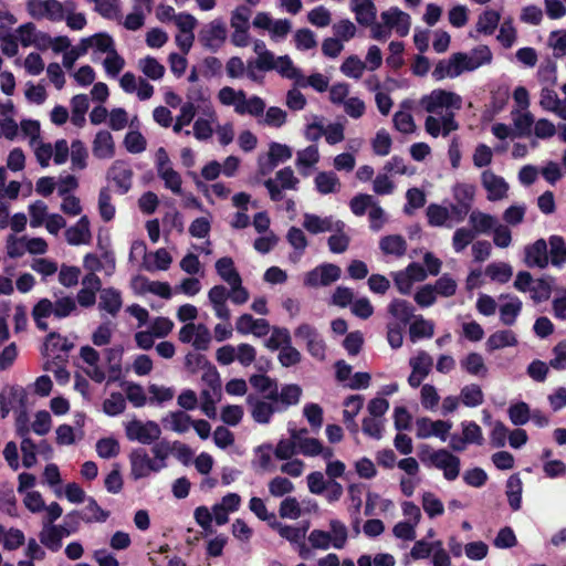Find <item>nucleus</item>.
Segmentation results:
<instances>
[{
    "mask_svg": "<svg viewBox=\"0 0 566 566\" xmlns=\"http://www.w3.org/2000/svg\"><path fill=\"white\" fill-rule=\"evenodd\" d=\"M75 310L76 303L71 296L57 298L54 303L49 298H41L33 306L31 315L35 326L40 331L46 332L49 329V325L44 321L45 318L50 317L52 314L56 318H64L70 316Z\"/></svg>",
    "mask_w": 566,
    "mask_h": 566,
    "instance_id": "f257e3e1",
    "label": "nucleus"
},
{
    "mask_svg": "<svg viewBox=\"0 0 566 566\" xmlns=\"http://www.w3.org/2000/svg\"><path fill=\"white\" fill-rule=\"evenodd\" d=\"M496 219L481 210L473 209L467 212L465 227L462 228V248L475 237L489 233L495 226Z\"/></svg>",
    "mask_w": 566,
    "mask_h": 566,
    "instance_id": "f03ea898",
    "label": "nucleus"
},
{
    "mask_svg": "<svg viewBox=\"0 0 566 566\" xmlns=\"http://www.w3.org/2000/svg\"><path fill=\"white\" fill-rule=\"evenodd\" d=\"M125 433L129 441H138L143 444H151L157 441L161 434L160 427L155 421L142 422L132 420L125 427Z\"/></svg>",
    "mask_w": 566,
    "mask_h": 566,
    "instance_id": "7ed1b4c3",
    "label": "nucleus"
},
{
    "mask_svg": "<svg viewBox=\"0 0 566 566\" xmlns=\"http://www.w3.org/2000/svg\"><path fill=\"white\" fill-rule=\"evenodd\" d=\"M227 40V27L222 19H214L208 24L203 25L198 33V41L200 44L217 52Z\"/></svg>",
    "mask_w": 566,
    "mask_h": 566,
    "instance_id": "20e7f679",
    "label": "nucleus"
},
{
    "mask_svg": "<svg viewBox=\"0 0 566 566\" xmlns=\"http://www.w3.org/2000/svg\"><path fill=\"white\" fill-rule=\"evenodd\" d=\"M130 474L134 480L147 478L151 472H159L166 467L165 462L151 460L143 448L134 449L129 454Z\"/></svg>",
    "mask_w": 566,
    "mask_h": 566,
    "instance_id": "39448f33",
    "label": "nucleus"
},
{
    "mask_svg": "<svg viewBox=\"0 0 566 566\" xmlns=\"http://www.w3.org/2000/svg\"><path fill=\"white\" fill-rule=\"evenodd\" d=\"M27 10L36 20L46 18L51 21H62L64 19V7L57 0H29Z\"/></svg>",
    "mask_w": 566,
    "mask_h": 566,
    "instance_id": "423d86ee",
    "label": "nucleus"
},
{
    "mask_svg": "<svg viewBox=\"0 0 566 566\" xmlns=\"http://www.w3.org/2000/svg\"><path fill=\"white\" fill-rule=\"evenodd\" d=\"M247 405L251 409L252 419L260 424L270 423L274 413H281L275 402L253 394L247 396Z\"/></svg>",
    "mask_w": 566,
    "mask_h": 566,
    "instance_id": "0eeeda50",
    "label": "nucleus"
},
{
    "mask_svg": "<svg viewBox=\"0 0 566 566\" xmlns=\"http://www.w3.org/2000/svg\"><path fill=\"white\" fill-rule=\"evenodd\" d=\"M133 169L130 165L124 160H115L108 168L106 179L113 181L120 195L127 193L133 186Z\"/></svg>",
    "mask_w": 566,
    "mask_h": 566,
    "instance_id": "6e6552de",
    "label": "nucleus"
},
{
    "mask_svg": "<svg viewBox=\"0 0 566 566\" xmlns=\"http://www.w3.org/2000/svg\"><path fill=\"white\" fill-rule=\"evenodd\" d=\"M459 96L455 93L441 88L433 90L430 94L420 99V105L430 114H438L442 108L455 106Z\"/></svg>",
    "mask_w": 566,
    "mask_h": 566,
    "instance_id": "1a4fd4ad",
    "label": "nucleus"
},
{
    "mask_svg": "<svg viewBox=\"0 0 566 566\" xmlns=\"http://www.w3.org/2000/svg\"><path fill=\"white\" fill-rule=\"evenodd\" d=\"M340 268L336 264L325 263L306 273L304 284L307 286H327L340 277Z\"/></svg>",
    "mask_w": 566,
    "mask_h": 566,
    "instance_id": "9d476101",
    "label": "nucleus"
},
{
    "mask_svg": "<svg viewBox=\"0 0 566 566\" xmlns=\"http://www.w3.org/2000/svg\"><path fill=\"white\" fill-rule=\"evenodd\" d=\"M302 388L296 384H286L281 389L279 386L272 394L264 395L266 400L275 402L281 412L286 411L291 406L300 402Z\"/></svg>",
    "mask_w": 566,
    "mask_h": 566,
    "instance_id": "9b49d317",
    "label": "nucleus"
},
{
    "mask_svg": "<svg viewBox=\"0 0 566 566\" xmlns=\"http://www.w3.org/2000/svg\"><path fill=\"white\" fill-rule=\"evenodd\" d=\"M417 437L421 439L431 436L440 438L446 441L447 436L451 429V423L444 420H431L430 418L422 417L416 421Z\"/></svg>",
    "mask_w": 566,
    "mask_h": 566,
    "instance_id": "f8f14e48",
    "label": "nucleus"
},
{
    "mask_svg": "<svg viewBox=\"0 0 566 566\" xmlns=\"http://www.w3.org/2000/svg\"><path fill=\"white\" fill-rule=\"evenodd\" d=\"M482 186L488 192V200L499 201L507 197L509 184L501 176L485 170L481 176Z\"/></svg>",
    "mask_w": 566,
    "mask_h": 566,
    "instance_id": "ddd939ff",
    "label": "nucleus"
},
{
    "mask_svg": "<svg viewBox=\"0 0 566 566\" xmlns=\"http://www.w3.org/2000/svg\"><path fill=\"white\" fill-rule=\"evenodd\" d=\"M500 319L506 326H512L522 311V301L514 295H500Z\"/></svg>",
    "mask_w": 566,
    "mask_h": 566,
    "instance_id": "4468645a",
    "label": "nucleus"
},
{
    "mask_svg": "<svg viewBox=\"0 0 566 566\" xmlns=\"http://www.w3.org/2000/svg\"><path fill=\"white\" fill-rule=\"evenodd\" d=\"M92 233L87 216H82L74 226L65 231V239L71 245L90 243Z\"/></svg>",
    "mask_w": 566,
    "mask_h": 566,
    "instance_id": "2eb2a0df",
    "label": "nucleus"
},
{
    "mask_svg": "<svg viewBox=\"0 0 566 566\" xmlns=\"http://www.w3.org/2000/svg\"><path fill=\"white\" fill-rule=\"evenodd\" d=\"M492 52L486 45H479L467 54H462V71H474L482 65L490 64Z\"/></svg>",
    "mask_w": 566,
    "mask_h": 566,
    "instance_id": "dca6fc26",
    "label": "nucleus"
},
{
    "mask_svg": "<svg viewBox=\"0 0 566 566\" xmlns=\"http://www.w3.org/2000/svg\"><path fill=\"white\" fill-rule=\"evenodd\" d=\"M539 105L543 109L566 120V99H560L554 90L545 87L541 91Z\"/></svg>",
    "mask_w": 566,
    "mask_h": 566,
    "instance_id": "f3484780",
    "label": "nucleus"
},
{
    "mask_svg": "<svg viewBox=\"0 0 566 566\" xmlns=\"http://www.w3.org/2000/svg\"><path fill=\"white\" fill-rule=\"evenodd\" d=\"M71 531L64 526L50 525L39 534L40 542L51 552H57L62 547L63 536H69Z\"/></svg>",
    "mask_w": 566,
    "mask_h": 566,
    "instance_id": "a211bd4d",
    "label": "nucleus"
},
{
    "mask_svg": "<svg viewBox=\"0 0 566 566\" xmlns=\"http://www.w3.org/2000/svg\"><path fill=\"white\" fill-rule=\"evenodd\" d=\"M525 263L533 268L544 269L548 264L547 243L539 239L525 249Z\"/></svg>",
    "mask_w": 566,
    "mask_h": 566,
    "instance_id": "6ab92c4d",
    "label": "nucleus"
},
{
    "mask_svg": "<svg viewBox=\"0 0 566 566\" xmlns=\"http://www.w3.org/2000/svg\"><path fill=\"white\" fill-rule=\"evenodd\" d=\"M27 392L22 387L11 386L9 388V394L6 395L3 390L0 394V410L2 412V417L9 415L10 410L13 408V405L17 402L21 408H24L27 405Z\"/></svg>",
    "mask_w": 566,
    "mask_h": 566,
    "instance_id": "aec40b11",
    "label": "nucleus"
},
{
    "mask_svg": "<svg viewBox=\"0 0 566 566\" xmlns=\"http://www.w3.org/2000/svg\"><path fill=\"white\" fill-rule=\"evenodd\" d=\"M352 10L360 25L369 27L376 20L377 10L373 0H352Z\"/></svg>",
    "mask_w": 566,
    "mask_h": 566,
    "instance_id": "412c9836",
    "label": "nucleus"
},
{
    "mask_svg": "<svg viewBox=\"0 0 566 566\" xmlns=\"http://www.w3.org/2000/svg\"><path fill=\"white\" fill-rule=\"evenodd\" d=\"M388 313L398 321V324L406 326L413 317L415 307L406 300L394 298L388 305Z\"/></svg>",
    "mask_w": 566,
    "mask_h": 566,
    "instance_id": "4be33fe9",
    "label": "nucleus"
},
{
    "mask_svg": "<svg viewBox=\"0 0 566 566\" xmlns=\"http://www.w3.org/2000/svg\"><path fill=\"white\" fill-rule=\"evenodd\" d=\"M265 103L259 96H252L249 99L245 97L244 91H239V103L235 104V112L238 114H250L252 116H261L264 112Z\"/></svg>",
    "mask_w": 566,
    "mask_h": 566,
    "instance_id": "5701e85b",
    "label": "nucleus"
},
{
    "mask_svg": "<svg viewBox=\"0 0 566 566\" xmlns=\"http://www.w3.org/2000/svg\"><path fill=\"white\" fill-rule=\"evenodd\" d=\"M122 305V294L118 290L114 287H107L101 291L98 303L101 310H104L111 315L115 316L120 311Z\"/></svg>",
    "mask_w": 566,
    "mask_h": 566,
    "instance_id": "b1692460",
    "label": "nucleus"
},
{
    "mask_svg": "<svg viewBox=\"0 0 566 566\" xmlns=\"http://www.w3.org/2000/svg\"><path fill=\"white\" fill-rule=\"evenodd\" d=\"M460 75V52H454L449 62L440 61L433 72L432 76L439 81L446 76L457 77Z\"/></svg>",
    "mask_w": 566,
    "mask_h": 566,
    "instance_id": "393cba45",
    "label": "nucleus"
},
{
    "mask_svg": "<svg viewBox=\"0 0 566 566\" xmlns=\"http://www.w3.org/2000/svg\"><path fill=\"white\" fill-rule=\"evenodd\" d=\"M93 153L98 158H111L114 155V142L112 134L99 130L93 142Z\"/></svg>",
    "mask_w": 566,
    "mask_h": 566,
    "instance_id": "a878e982",
    "label": "nucleus"
},
{
    "mask_svg": "<svg viewBox=\"0 0 566 566\" xmlns=\"http://www.w3.org/2000/svg\"><path fill=\"white\" fill-rule=\"evenodd\" d=\"M379 247L385 254L396 256H402L407 251L406 240L400 234H390L381 238Z\"/></svg>",
    "mask_w": 566,
    "mask_h": 566,
    "instance_id": "bb28decb",
    "label": "nucleus"
},
{
    "mask_svg": "<svg viewBox=\"0 0 566 566\" xmlns=\"http://www.w3.org/2000/svg\"><path fill=\"white\" fill-rule=\"evenodd\" d=\"M517 338L512 331L504 329L491 334L486 340V348L490 352L497 350L504 347L515 346Z\"/></svg>",
    "mask_w": 566,
    "mask_h": 566,
    "instance_id": "cd10ccee",
    "label": "nucleus"
},
{
    "mask_svg": "<svg viewBox=\"0 0 566 566\" xmlns=\"http://www.w3.org/2000/svg\"><path fill=\"white\" fill-rule=\"evenodd\" d=\"M216 270L219 276L229 285L232 283L239 284L241 282V276L234 268V262L230 256L220 258L216 262Z\"/></svg>",
    "mask_w": 566,
    "mask_h": 566,
    "instance_id": "c85d7f7f",
    "label": "nucleus"
},
{
    "mask_svg": "<svg viewBox=\"0 0 566 566\" xmlns=\"http://www.w3.org/2000/svg\"><path fill=\"white\" fill-rule=\"evenodd\" d=\"M303 227L313 234L333 231L335 228L331 217L321 218L312 213H305Z\"/></svg>",
    "mask_w": 566,
    "mask_h": 566,
    "instance_id": "c756f323",
    "label": "nucleus"
},
{
    "mask_svg": "<svg viewBox=\"0 0 566 566\" xmlns=\"http://www.w3.org/2000/svg\"><path fill=\"white\" fill-rule=\"evenodd\" d=\"M463 366L470 375L476 378H485L488 376L489 368L483 356L479 353H470L463 360Z\"/></svg>",
    "mask_w": 566,
    "mask_h": 566,
    "instance_id": "7c9ffc66",
    "label": "nucleus"
},
{
    "mask_svg": "<svg viewBox=\"0 0 566 566\" xmlns=\"http://www.w3.org/2000/svg\"><path fill=\"white\" fill-rule=\"evenodd\" d=\"M72 117L71 120L75 126H83L85 123V114L88 109V97L85 94H77L71 99Z\"/></svg>",
    "mask_w": 566,
    "mask_h": 566,
    "instance_id": "2f4dec72",
    "label": "nucleus"
},
{
    "mask_svg": "<svg viewBox=\"0 0 566 566\" xmlns=\"http://www.w3.org/2000/svg\"><path fill=\"white\" fill-rule=\"evenodd\" d=\"M522 481L517 474L511 475L506 481V495L509 504L512 510L517 511L521 509L522 503Z\"/></svg>",
    "mask_w": 566,
    "mask_h": 566,
    "instance_id": "473e14b6",
    "label": "nucleus"
},
{
    "mask_svg": "<svg viewBox=\"0 0 566 566\" xmlns=\"http://www.w3.org/2000/svg\"><path fill=\"white\" fill-rule=\"evenodd\" d=\"M345 224L343 221H337L335 223L334 230L338 231V234H333L328 238L327 244L329 248V251L333 253H344L349 245L350 239L347 234L343 233Z\"/></svg>",
    "mask_w": 566,
    "mask_h": 566,
    "instance_id": "72a5a7b5",
    "label": "nucleus"
},
{
    "mask_svg": "<svg viewBox=\"0 0 566 566\" xmlns=\"http://www.w3.org/2000/svg\"><path fill=\"white\" fill-rule=\"evenodd\" d=\"M500 22V13L495 10H485L479 15L476 31L486 35L492 34Z\"/></svg>",
    "mask_w": 566,
    "mask_h": 566,
    "instance_id": "f704fd0d",
    "label": "nucleus"
},
{
    "mask_svg": "<svg viewBox=\"0 0 566 566\" xmlns=\"http://www.w3.org/2000/svg\"><path fill=\"white\" fill-rule=\"evenodd\" d=\"M98 211L103 221L109 222L114 219L116 209L112 203V196L108 187H103L98 193Z\"/></svg>",
    "mask_w": 566,
    "mask_h": 566,
    "instance_id": "c9c22d12",
    "label": "nucleus"
},
{
    "mask_svg": "<svg viewBox=\"0 0 566 566\" xmlns=\"http://www.w3.org/2000/svg\"><path fill=\"white\" fill-rule=\"evenodd\" d=\"M485 273L492 281L506 283L513 275V269L509 263L494 262L486 266Z\"/></svg>",
    "mask_w": 566,
    "mask_h": 566,
    "instance_id": "e433bc0d",
    "label": "nucleus"
},
{
    "mask_svg": "<svg viewBox=\"0 0 566 566\" xmlns=\"http://www.w3.org/2000/svg\"><path fill=\"white\" fill-rule=\"evenodd\" d=\"M514 127L518 130L520 135H530L531 128L534 125V116L528 109H513L511 112Z\"/></svg>",
    "mask_w": 566,
    "mask_h": 566,
    "instance_id": "4c0bfd02",
    "label": "nucleus"
},
{
    "mask_svg": "<svg viewBox=\"0 0 566 566\" xmlns=\"http://www.w3.org/2000/svg\"><path fill=\"white\" fill-rule=\"evenodd\" d=\"M250 385L262 395L264 398V395L272 394L277 387V379L272 378L264 374H254L251 375L249 378Z\"/></svg>",
    "mask_w": 566,
    "mask_h": 566,
    "instance_id": "58836bf2",
    "label": "nucleus"
},
{
    "mask_svg": "<svg viewBox=\"0 0 566 566\" xmlns=\"http://www.w3.org/2000/svg\"><path fill=\"white\" fill-rule=\"evenodd\" d=\"M271 331V336L265 340V346L270 350H277L292 343L290 331L286 327L273 326Z\"/></svg>",
    "mask_w": 566,
    "mask_h": 566,
    "instance_id": "ea45409f",
    "label": "nucleus"
},
{
    "mask_svg": "<svg viewBox=\"0 0 566 566\" xmlns=\"http://www.w3.org/2000/svg\"><path fill=\"white\" fill-rule=\"evenodd\" d=\"M549 255L552 264L555 266H562L566 263V242L559 235H553L549 238Z\"/></svg>",
    "mask_w": 566,
    "mask_h": 566,
    "instance_id": "a19ab883",
    "label": "nucleus"
},
{
    "mask_svg": "<svg viewBox=\"0 0 566 566\" xmlns=\"http://www.w3.org/2000/svg\"><path fill=\"white\" fill-rule=\"evenodd\" d=\"M123 347H112L105 350L106 360L109 365L108 371H116V376H108V382H114L119 379L122 373V357H123Z\"/></svg>",
    "mask_w": 566,
    "mask_h": 566,
    "instance_id": "79ce46f5",
    "label": "nucleus"
},
{
    "mask_svg": "<svg viewBox=\"0 0 566 566\" xmlns=\"http://www.w3.org/2000/svg\"><path fill=\"white\" fill-rule=\"evenodd\" d=\"M315 185L321 193L328 195L336 191L337 186H339V179L336 174L332 171H322L316 175Z\"/></svg>",
    "mask_w": 566,
    "mask_h": 566,
    "instance_id": "37998d69",
    "label": "nucleus"
},
{
    "mask_svg": "<svg viewBox=\"0 0 566 566\" xmlns=\"http://www.w3.org/2000/svg\"><path fill=\"white\" fill-rule=\"evenodd\" d=\"M85 511L92 513L91 515H88L86 513L83 514L82 520L85 523H93V522L104 523L108 520L109 514H111L108 511L103 510L98 505L96 500L92 496H90L87 499V505L85 507Z\"/></svg>",
    "mask_w": 566,
    "mask_h": 566,
    "instance_id": "c03bdc74",
    "label": "nucleus"
},
{
    "mask_svg": "<svg viewBox=\"0 0 566 566\" xmlns=\"http://www.w3.org/2000/svg\"><path fill=\"white\" fill-rule=\"evenodd\" d=\"M507 413L511 422L515 426H523L531 419V409L523 401L511 405Z\"/></svg>",
    "mask_w": 566,
    "mask_h": 566,
    "instance_id": "a18cd8bd",
    "label": "nucleus"
},
{
    "mask_svg": "<svg viewBox=\"0 0 566 566\" xmlns=\"http://www.w3.org/2000/svg\"><path fill=\"white\" fill-rule=\"evenodd\" d=\"M139 66L143 73L154 81L160 80L165 74V66L153 56L142 59Z\"/></svg>",
    "mask_w": 566,
    "mask_h": 566,
    "instance_id": "49530a36",
    "label": "nucleus"
},
{
    "mask_svg": "<svg viewBox=\"0 0 566 566\" xmlns=\"http://www.w3.org/2000/svg\"><path fill=\"white\" fill-rule=\"evenodd\" d=\"M125 409L126 400L120 392H112L111 397L103 402V411L111 417L123 413Z\"/></svg>",
    "mask_w": 566,
    "mask_h": 566,
    "instance_id": "de8ad7c7",
    "label": "nucleus"
},
{
    "mask_svg": "<svg viewBox=\"0 0 566 566\" xmlns=\"http://www.w3.org/2000/svg\"><path fill=\"white\" fill-rule=\"evenodd\" d=\"M276 70L283 77L295 80L296 83L298 80H303V75L300 70L294 67L293 62L289 55L279 56L276 60Z\"/></svg>",
    "mask_w": 566,
    "mask_h": 566,
    "instance_id": "09e8293b",
    "label": "nucleus"
},
{
    "mask_svg": "<svg viewBox=\"0 0 566 566\" xmlns=\"http://www.w3.org/2000/svg\"><path fill=\"white\" fill-rule=\"evenodd\" d=\"M292 157V149L287 145L272 143L269 150L270 168H274L279 163L289 160Z\"/></svg>",
    "mask_w": 566,
    "mask_h": 566,
    "instance_id": "8fccbe9b",
    "label": "nucleus"
},
{
    "mask_svg": "<svg viewBox=\"0 0 566 566\" xmlns=\"http://www.w3.org/2000/svg\"><path fill=\"white\" fill-rule=\"evenodd\" d=\"M92 46L91 39H82L77 46L72 48L70 51L65 52L63 55V65L66 69H72L75 61L87 53L88 49Z\"/></svg>",
    "mask_w": 566,
    "mask_h": 566,
    "instance_id": "3c124183",
    "label": "nucleus"
},
{
    "mask_svg": "<svg viewBox=\"0 0 566 566\" xmlns=\"http://www.w3.org/2000/svg\"><path fill=\"white\" fill-rule=\"evenodd\" d=\"M88 153L84 143L80 139H75L71 144V161L74 168L84 169L87 166Z\"/></svg>",
    "mask_w": 566,
    "mask_h": 566,
    "instance_id": "603ef678",
    "label": "nucleus"
},
{
    "mask_svg": "<svg viewBox=\"0 0 566 566\" xmlns=\"http://www.w3.org/2000/svg\"><path fill=\"white\" fill-rule=\"evenodd\" d=\"M158 176L165 181L166 188L170 189L176 195L182 193L181 177L174 168L158 169Z\"/></svg>",
    "mask_w": 566,
    "mask_h": 566,
    "instance_id": "864d4df0",
    "label": "nucleus"
},
{
    "mask_svg": "<svg viewBox=\"0 0 566 566\" xmlns=\"http://www.w3.org/2000/svg\"><path fill=\"white\" fill-rule=\"evenodd\" d=\"M409 335L411 340H417L420 338H429L433 335V325L424 321L421 316L417 318L413 323L410 324Z\"/></svg>",
    "mask_w": 566,
    "mask_h": 566,
    "instance_id": "5fc2aeb1",
    "label": "nucleus"
},
{
    "mask_svg": "<svg viewBox=\"0 0 566 566\" xmlns=\"http://www.w3.org/2000/svg\"><path fill=\"white\" fill-rule=\"evenodd\" d=\"M366 65L356 55L348 56L340 65V71L348 77L360 78Z\"/></svg>",
    "mask_w": 566,
    "mask_h": 566,
    "instance_id": "6e6d98bb",
    "label": "nucleus"
},
{
    "mask_svg": "<svg viewBox=\"0 0 566 566\" xmlns=\"http://www.w3.org/2000/svg\"><path fill=\"white\" fill-rule=\"evenodd\" d=\"M308 527V522L301 527L279 524V534L286 541L297 544L305 538Z\"/></svg>",
    "mask_w": 566,
    "mask_h": 566,
    "instance_id": "4d7b16f0",
    "label": "nucleus"
},
{
    "mask_svg": "<svg viewBox=\"0 0 566 566\" xmlns=\"http://www.w3.org/2000/svg\"><path fill=\"white\" fill-rule=\"evenodd\" d=\"M124 145L128 153L139 154L147 147L146 138L137 130L128 132L124 138Z\"/></svg>",
    "mask_w": 566,
    "mask_h": 566,
    "instance_id": "13d9d810",
    "label": "nucleus"
},
{
    "mask_svg": "<svg viewBox=\"0 0 566 566\" xmlns=\"http://www.w3.org/2000/svg\"><path fill=\"white\" fill-rule=\"evenodd\" d=\"M517 39V31L511 19L502 22L497 34V41L506 49L511 48Z\"/></svg>",
    "mask_w": 566,
    "mask_h": 566,
    "instance_id": "bf43d9fd",
    "label": "nucleus"
},
{
    "mask_svg": "<svg viewBox=\"0 0 566 566\" xmlns=\"http://www.w3.org/2000/svg\"><path fill=\"white\" fill-rule=\"evenodd\" d=\"M119 451V443L114 438H102L96 443V452L103 459L114 458Z\"/></svg>",
    "mask_w": 566,
    "mask_h": 566,
    "instance_id": "052dcab7",
    "label": "nucleus"
},
{
    "mask_svg": "<svg viewBox=\"0 0 566 566\" xmlns=\"http://www.w3.org/2000/svg\"><path fill=\"white\" fill-rule=\"evenodd\" d=\"M407 205L403 208L406 214H411L415 209L422 208L426 203V196L419 188H410L406 192Z\"/></svg>",
    "mask_w": 566,
    "mask_h": 566,
    "instance_id": "680f3d73",
    "label": "nucleus"
},
{
    "mask_svg": "<svg viewBox=\"0 0 566 566\" xmlns=\"http://www.w3.org/2000/svg\"><path fill=\"white\" fill-rule=\"evenodd\" d=\"M375 205L374 197L367 193H358L350 199L349 207L355 216H364L368 208Z\"/></svg>",
    "mask_w": 566,
    "mask_h": 566,
    "instance_id": "e2e57ef3",
    "label": "nucleus"
},
{
    "mask_svg": "<svg viewBox=\"0 0 566 566\" xmlns=\"http://www.w3.org/2000/svg\"><path fill=\"white\" fill-rule=\"evenodd\" d=\"M484 396L479 385L471 384L462 389V403L476 407L483 402Z\"/></svg>",
    "mask_w": 566,
    "mask_h": 566,
    "instance_id": "0e129e2a",
    "label": "nucleus"
},
{
    "mask_svg": "<svg viewBox=\"0 0 566 566\" xmlns=\"http://www.w3.org/2000/svg\"><path fill=\"white\" fill-rule=\"evenodd\" d=\"M304 417L308 421L312 429L317 430L323 424V408L315 402H308L303 409Z\"/></svg>",
    "mask_w": 566,
    "mask_h": 566,
    "instance_id": "69168bd1",
    "label": "nucleus"
},
{
    "mask_svg": "<svg viewBox=\"0 0 566 566\" xmlns=\"http://www.w3.org/2000/svg\"><path fill=\"white\" fill-rule=\"evenodd\" d=\"M329 527L331 532L333 533L332 545L337 549H342L345 546L348 537L345 524L338 520H332L329 522Z\"/></svg>",
    "mask_w": 566,
    "mask_h": 566,
    "instance_id": "338daca9",
    "label": "nucleus"
},
{
    "mask_svg": "<svg viewBox=\"0 0 566 566\" xmlns=\"http://www.w3.org/2000/svg\"><path fill=\"white\" fill-rule=\"evenodd\" d=\"M277 358L283 367H292L301 363L302 355L292 346V343H290L281 348Z\"/></svg>",
    "mask_w": 566,
    "mask_h": 566,
    "instance_id": "774afa93",
    "label": "nucleus"
}]
</instances>
